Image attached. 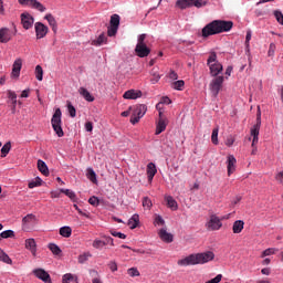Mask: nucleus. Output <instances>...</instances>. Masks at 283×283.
<instances>
[{
	"mask_svg": "<svg viewBox=\"0 0 283 283\" xmlns=\"http://www.w3.org/2000/svg\"><path fill=\"white\" fill-rule=\"evenodd\" d=\"M232 28V21L213 20L201 30V36H203V39H208V36H213L214 34H222V32H229Z\"/></svg>",
	"mask_w": 283,
	"mask_h": 283,
	"instance_id": "obj_1",
	"label": "nucleus"
},
{
	"mask_svg": "<svg viewBox=\"0 0 283 283\" xmlns=\"http://www.w3.org/2000/svg\"><path fill=\"white\" fill-rule=\"evenodd\" d=\"M216 258V254L212 251H207L197 254H190L177 262L179 266H193L196 264H207Z\"/></svg>",
	"mask_w": 283,
	"mask_h": 283,
	"instance_id": "obj_2",
	"label": "nucleus"
},
{
	"mask_svg": "<svg viewBox=\"0 0 283 283\" xmlns=\"http://www.w3.org/2000/svg\"><path fill=\"white\" fill-rule=\"evenodd\" d=\"M145 39H147V34H140L137 40V45L135 48V54L139 56V59H145V56H149L151 50L145 43Z\"/></svg>",
	"mask_w": 283,
	"mask_h": 283,
	"instance_id": "obj_3",
	"label": "nucleus"
},
{
	"mask_svg": "<svg viewBox=\"0 0 283 283\" xmlns=\"http://www.w3.org/2000/svg\"><path fill=\"white\" fill-rule=\"evenodd\" d=\"M207 65L209 66L211 76H218L220 72H222V64L218 62V55L216 52H211L208 60Z\"/></svg>",
	"mask_w": 283,
	"mask_h": 283,
	"instance_id": "obj_4",
	"label": "nucleus"
},
{
	"mask_svg": "<svg viewBox=\"0 0 283 283\" xmlns=\"http://www.w3.org/2000/svg\"><path fill=\"white\" fill-rule=\"evenodd\" d=\"M61 116H62L61 108H56L51 118L53 130L59 136V138H63V136H65V133H63V127L61 126V123H62Z\"/></svg>",
	"mask_w": 283,
	"mask_h": 283,
	"instance_id": "obj_5",
	"label": "nucleus"
},
{
	"mask_svg": "<svg viewBox=\"0 0 283 283\" xmlns=\"http://www.w3.org/2000/svg\"><path fill=\"white\" fill-rule=\"evenodd\" d=\"M207 0H178L176 7L179 10H187V8H205Z\"/></svg>",
	"mask_w": 283,
	"mask_h": 283,
	"instance_id": "obj_6",
	"label": "nucleus"
},
{
	"mask_svg": "<svg viewBox=\"0 0 283 283\" xmlns=\"http://www.w3.org/2000/svg\"><path fill=\"white\" fill-rule=\"evenodd\" d=\"M147 114V105L142 104L136 106L134 109L132 116H130V123L132 125H136V123H139V120Z\"/></svg>",
	"mask_w": 283,
	"mask_h": 283,
	"instance_id": "obj_7",
	"label": "nucleus"
},
{
	"mask_svg": "<svg viewBox=\"0 0 283 283\" xmlns=\"http://www.w3.org/2000/svg\"><path fill=\"white\" fill-rule=\"evenodd\" d=\"M224 83V76H214V78L210 83V92L214 96V98L220 94V90H222V84Z\"/></svg>",
	"mask_w": 283,
	"mask_h": 283,
	"instance_id": "obj_8",
	"label": "nucleus"
},
{
	"mask_svg": "<svg viewBox=\"0 0 283 283\" xmlns=\"http://www.w3.org/2000/svg\"><path fill=\"white\" fill-rule=\"evenodd\" d=\"M208 231H220L222 229V220L216 214H211L209 221L206 223Z\"/></svg>",
	"mask_w": 283,
	"mask_h": 283,
	"instance_id": "obj_9",
	"label": "nucleus"
},
{
	"mask_svg": "<svg viewBox=\"0 0 283 283\" xmlns=\"http://www.w3.org/2000/svg\"><path fill=\"white\" fill-rule=\"evenodd\" d=\"M20 6H25L27 8H32L33 10H38L39 12H45V7L43 3L38 0H18Z\"/></svg>",
	"mask_w": 283,
	"mask_h": 283,
	"instance_id": "obj_10",
	"label": "nucleus"
},
{
	"mask_svg": "<svg viewBox=\"0 0 283 283\" xmlns=\"http://www.w3.org/2000/svg\"><path fill=\"white\" fill-rule=\"evenodd\" d=\"M260 127H262V111H260V106H258L256 124L250 130L252 138H259Z\"/></svg>",
	"mask_w": 283,
	"mask_h": 283,
	"instance_id": "obj_11",
	"label": "nucleus"
},
{
	"mask_svg": "<svg viewBox=\"0 0 283 283\" xmlns=\"http://www.w3.org/2000/svg\"><path fill=\"white\" fill-rule=\"evenodd\" d=\"M109 244L111 247H114V239L112 237H104V240L95 239L93 241V249H103L104 247H107Z\"/></svg>",
	"mask_w": 283,
	"mask_h": 283,
	"instance_id": "obj_12",
	"label": "nucleus"
},
{
	"mask_svg": "<svg viewBox=\"0 0 283 283\" xmlns=\"http://www.w3.org/2000/svg\"><path fill=\"white\" fill-rule=\"evenodd\" d=\"M50 29L48 25L43 24L42 22L35 23V36L36 39H45Z\"/></svg>",
	"mask_w": 283,
	"mask_h": 283,
	"instance_id": "obj_13",
	"label": "nucleus"
},
{
	"mask_svg": "<svg viewBox=\"0 0 283 283\" xmlns=\"http://www.w3.org/2000/svg\"><path fill=\"white\" fill-rule=\"evenodd\" d=\"M33 274L35 275V277H38V280H42V282H45V283L52 282V279L50 277V273H48L43 269L33 270Z\"/></svg>",
	"mask_w": 283,
	"mask_h": 283,
	"instance_id": "obj_14",
	"label": "nucleus"
},
{
	"mask_svg": "<svg viewBox=\"0 0 283 283\" xmlns=\"http://www.w3.org/2000/svg\"><path fill=\"white\" fill-rule=\"evenodd\" d=\"M21 23L24 30H30L32 25H34V18L30 13H22L21 14Z\"/></svg>",
	"mask_w": 283,
	"mask_h": 283,
	"instance_id": "obj_15",
	"label": "nucleus"
},
{
	"mask_svg": "<svg viewBox=\"0 0 283 283\" xmlns=\"http://www.w3.org/2000/svg\"><path fill=\"white\" fill-rule=\"evenodd\" d=\"M21 67H23V60L17 59L12 66V78H19V76H21Z\"/></svg>",
	"mask_w": 283,
	"mask_h": 283,
	"instance_id": "obj_16",
	"label": "nucleus"
},
{
	"mask_svg": "<svg viewBox=\"0 0 283 283\" xmlns=\"http://www.w3.org/2000/svg\"><path fill=\"white\" fill-rule=\"evenodd\" d=\"M142 96V91L128 90L124 93L123 98H126L128 101H136V98H140Z\"/></svg>",
	"mask_w": 283,
	"mask_h": 283,
	"instance_id": "obj_17",
	"label": "nucleus"
},
{
	"mask_svg": "<svg viewBox=\"0 0 283 283\" xmlns=\"http://www.w3.org/2000/svg\"><path fill=\"white\" fill-rule=\"evenodd\" d=\"M238 164V160L233 155H229L227 159V169H228V176H231L235 171V165Z\"/></svg>",
	"mask_w": 283,
	"mask_h": 283,
	"instance_id": "obj_18",
	"label": "nucleus"
},
{
	"mask_svg": "<svg viewBox=\"0 0 283 283\" xmlns=\"http://www.w3.org/2000/svg\"><path fill=\"white\" fill-rule=\"evenodd\" d=\"M158 235L163 242H166L167 244H170V242H174V234L167 232L166 229H160L158 232Z\"/></svg>",
	"mask_w": 283,
	"mask_h": 283,
	"instance_id": "obj_19",
	"label": "nucleus"
},
{
	"mask_svg": "<svg viewBox=\"0 0 283 283\" xmlns=\"http://www.w3.org/2000/svg\"><path fill=\"white\" fill-rule=\"evenodd\" d=\"M24 247L32 253L34 258H36V241L34 239H27Z\"/></svg>",
	"mask_w": 283,
	"mask_h": 283,
	"instance_id": "obj_20",
	"label": "nucleus"
},
{
	"mask_svg": "<svg viewBox=\"0 0 283 283\" xmlns=\"http://www.w3.org/2000/svg\"><path fill=\"white\" fill-rule=\"evenodd\" d=\"M156 174H158V169H156V164L149 163L147 165V176H148L149 182L154 180V176H156Z\"/></svg>",
	"mask_w": 283,
	"mask_h": 283,
	"instance_id": "obj_21",
	"label": "nucleus"
},
{
	"mask_svg": "<svg viewBox=\"0 0 283 283\" xmlns=\"http://www.w3.org/2000/svg\"><path fill=\"white\" fill-rule=\"evenodd\" d=\"M78 93H80L81 96H83V98H85L88 103H94V96L92 95V93H90V91H87V88H85V87H80Z\"/></svg>",
	"mask_w": 283,
	"mask_h": 283,
	"instance_id": "obj_22",
	"label": "nucleus"
},
{
	"mask_svg": "<svg viewBox=\"0 0 283 283\" xmlns=\"http://www.w3.org/2000/svg\"><path fill=\"white\" fill-rule=\"evenodd\" d=\"M44 19L48 20L49 25L52 28L54 34H56V30H59V27L56 24V19H54V15H52V13H49L44 17Z\"/></svg>",
	"mask_w": 283,
	"mask_h": 283,
	"instance_id": "obj_23",
	"label": "nucleus"
},
{
	"mask_svg": "<svg viewBox=\"0 0 283 283\" xmlns=\"http://www.w3.org/2000/svg\"><path fill=\"white\" fill-rule=\"evenodd\" d=\"M167 129V122L164 118H159L157 126H156V136L163 134Z\"/></svg>",
	"mask_w": 283,
	"mask_h": 283,
	"instance_id": "obj_24",
	"label": "nucleus"
},
{
	"mask_svg": "<svg viewBox=\"0 0 283 283\" xmlns=\"http://www.w3.org/2000/svg\"><path fill=\"white\" fill-rule=\"evenodd\" d=\"M10 41V30L8 28L0 29V43H8Z\"/></svg>",
	"mask_w": 283,
	"mask_h": 283,
	"instance_id": "obj_25",
	"label": "nucleus"
},
{
	"mask_svg": "<svg viewBox=\"0 0 283 283\" xmlns=\"http://www.w3.org/2000/svg\"><path fill=\"white\" fill-rule=\"evenodd\" d=\"M243 229H244V221L237 220L233 222V226H232L233 233H242Z\"/></svg>",
	"mask_w": 283,
	"mask_h": 283,
	"instance_id": "obj_26",
	"label": "nucleus"
},
{
	"mask_svg": "<svg viewBox=\"0 0 283 283\" xmlns=\"http://www.w3.org/2000/svg\"><path fill=\"white\" fill-rule=\"evenodd\" d=\"M166 202H167V207L169 209H171L172 211H177L178 210V202L174 200V197L168 196L165 198Z\"/></svg>",
	"mask_w": 283,
	"mask_h": 283,
	"instance_id": "obj_27",
	"label": "nucleus"
},
{
	"mask_svg": "<svg viewBox=\"0 0 283 283\" xmlns=\"http://www.w3.org/2000/svg\"><path fill=\"white\" fill-rule=\"evenodd\" d=\"M140 222V217L138 214H133V217L128 220L129 229H136Z\"/></svg>",
	"mask_w": 283,
	"mask_h": 283,
	"instance_id": "obj_28",
	"label": "nucleus"
},
{
	"mask_svg": "<svg viewBox=\"0 0 283 283\" xmlns=\"http://www.w3.org/2000/svg\"><path fill=\"white\" fill-rule=\"evenodd\" d=\"M38 169L43 174V176H50V170L48 169V165L43 160H38Z\"/></svg>",
	"mask_w": 283,
	"mask_h": 283,
	"instance_id": "obj_29",
	"label": "nucleus"
},
{
	"mask_svg": "<svg viewBox=\"0 0 283 283\" xmlns=\"http://www.w3.org/2000/svg\"><path fill=\"white\" fill-rule=\"evenodd\" d=\"M60 235H62V238H71L72 228L67 226L60 228Z\"/></svg>",
	"mask_w": 283,
	"mask_h": 283,
	"instance_id": "obj_30",
	"label": "nucleus"
},
{
	"mask_svg": "<svg viewBox=\"0 0 283 283\" xmlns=\"http://www.w3.org/2000/svg\"><path fill=\"white\" fill-rule=\"evenodd\" d=\"M0 262H4V264H12V259L0 248Z\"/></svg>",
	"mask_w": 283,
	"mask_h": 283,
	"instance_id": "obj_31",
	"label": "nucleus"
},
{
	"mask_svg": "<svg viewBox=\"0 0 283 283\" xmlns=\"http://www.w3.org/2000/svg\"><path fill=\"white\" fill-rule=\"evenodd\" d=\"M10 149H12V143L8 142L1 148V158H6L10 154Z\"/></svg>",
	"mask_w": 283,
	"mask_h": 283,
	"instance_id": "obj_32",
	"label": "nucleus"
},
{
	"mask_svg": "<svg viewBox=\"0 0 283 283\" xmlns=\"http://www.w3.org/2000/svg\"><path fill=\"white\" fill-rule=\"evenodd\" d=\"M120 25V15L118 14H113L111 17V27L113 28H118Z\"/></svg>",
	"mask_w": 283,
	"mask_h": 283,
	"instance_id": "obj_33",
	"label": "nucleus"
},
{
	"mask_svg": "<svg viewBox=\"0 0 283 283\" xmlns=\"http://www.w3.org/2000/svg\"><path fill=\"white\" fill-rule=\"evenodd\" d=\"M150 75L153 76V78L150 80L151 84L156 85V83H158V81H160V74H158V70L153 69L150 72Z\"/></svg>",
	"mask_w": 283,
	"mask_h": 283,
	"instance_id": "obj_34",
	"label": "nucleus"
},
{
	"mask_svg": "<svg viewBox=\"0 0 283 283\" xmlns=\"http://www.w3.org/2000/svg\"><path fill=\"white\" fill-rule=\"evenodd\" d=\"M49 249L51 253H53V255H61L62 253L61 248H59V245H56L55 243H50Z\"/></svg>",
	"mask_w": 283,
	"mask_h": 283,
	"instance_id": "obj_35",
	"label": "nucleus"
},
{
	"mask_svg": "<svg viewBox=\"0 0 283 283\" xmlns=\"http://www.w3.org/2000/svg\"><path fill=\"white\" fill-rule=\"evenodd\" d=\"M172 90H177L178 92H182V87H185V81L179 80L171 84Z\"/></svg>",
	"mask_w": 283,
	"mask_h": 283,
	"instance_id": "obj_36",
	"label": "nucleus"
},
{
	"mask_svg": "<svg viewBox=\"0 0 283 283\" xmlns=\"http://www.w3.org/2000/svg\"><path fill=\"white\" fill-rule=\"evenodd\" d=\"M103 43H107V36H105V33H102L96 40L93 41V45H103Z\"/></svg>",
	"mask_w": 283,
	"mask_h": 283,
	"instance_id": "obj_37",
	"label": "nucleus"
},
{
	"mask_svg": "<svg viewBox=\"0 0 283 283\" xmlns=\"http://www.w3.org/2000/svg\"><path fill=\"white\" fill-rule=\"evenodd\" d=\"M90 258H92V254L90 252H86L81 254L77 260L80 264H85V262H87Z\"/></svg>",
	"mask_w": 283,
	"mask_h": 283,
	"instance_id": "obj_38",
	"label": "nucleus"
},
{
	"mask_svg": "<svg viewBox=\"0 0 283 283\" xmlns=\"http://www.w3.org/2000/svg\"><path fill=\"white\" fill-rule=\"evenodd\" d=\"M220 132V128L217 126L216 128H213L212 130V135H211V142L213 145H218V133Z\"/></svg>",
	"mask_w": 283,
	"mask_h": 283,
	"instance_id": "obj_39",
	"label": "nucleus"
},
{
	"mask_svg": "<svg viewBox=\"0 0 283 283\" xmlns=\"http://www.w3.org/2000/svg\"><path fill=\"white\" fill-rule=\"evenodd\" d=\"M0 238L3 240H8V238H14V231L12 230H6L0 233Z\"/></svg>",
	"mask_w": 283,
	"mask_h": 283,
	"instance_id": "obj_40",
	"label": "nucleus"
},
{
	"mask_svg": "<svg viewBox=\"0 0 283 283\" xmlns=\"http://www.w3.org/2000/svg\"><path fill=\"white\" fill-rule=\"evenodd\" d=\"M86 176H87L88 180H91V182H96V172L94 171V169L88 168Z\"/></svg>",
	"mask_w": 283,
	"mask_h": 283,
	"instance_id": "obj_41",
	"label": "nucleus"
},
{
	"mask_svg": "<svg viewBox=\"0 0 283 283\" xmlns=\"http://www.w3.org/2000/svg\"><path fill=\"white\" fill-rule=\"evenodd\" d=\"M67 109L71 118H76V108L72 105V102H67Z\"/></svg>",
	"mask_w": 283,
	"mask_h": 283,
	"instance_id": "obj_42",
	"label": "nucleus"
},
{
	"mask_svg": "<svg viewBox=\"0 0 283 283\" xmlns=\"http://www.w3.org/2000/svg\"><path fill=\"white\" fill-rule=\"evenodd\" d=\"M35 77L39 81H43V67H41V65L35 66Z\"/></svg>",
	"mask_w": 283,
	"mask_h": 283,
	"instance_id": "obj_43",
	"label": "nucleus"
},
{
	"mask_svg": "<svg viewBox=\"0 0 283 283\" xmlns=\"http://www.w3.org/2000/svg\"><path fill=\"white\" fill-rule=\"evenodd\" d=\"M34 220H36V216H34V214H27L22 219V222H23V224H30V222H34Z\"/></svg>",
	"mask_w": 283,
	"mask_h": 283,
	"instance_id": "obj_44",
	"label": "nucleus"
},
{
	"mask_svg": "<svg viewBox=\"0 0 283 283\" xmlns=\"http://www.w3.org/2000/svg\"><path fill=\"white\" fill-rule=\"evenodd\" d=\"M275 253H277V249L275 248H270L263 251L262 253V258H266L269 255H275Z\"/></svg>",
	"mask_w": 283,
	"mask_h": 283,
	"instance_id": "obj_45",
	"label": "nucleus"
},
{
	"mask_svg": "<svg viewBox=\"0 0 283 283\" xmlns=\"http://www.w3.org/2000/svg\"><path fill=\"white\" fill-rule=\"evenodd\" d=\"M61 193H64L71 200H74L76 198V193H74V191H72L70 189H61Z\"/></svg>",
	"mask_w": 283,
	"mask_h": 283,
	"instance_id": "obj_46",
	"label": "nucleus"
},
{
	"mask_svg": "<svg viewBox=\"0 0 283 283\" xmlns=\"http://www.w3.org/2000/svg\"><path fill=\"white\" fill-rule=\"evenodd\" d=\"M127 273L130 277H138L140 276V272L138 271L137 268H130L127 270Z\"/></svg>",
	"mask_w": 283,
	"mask_h": 283,
	"instance_id": "obj_47",
	"label": "nucleus"
},
{
	"mask_svg": "<svg viewBox=\"0 0 283 283\" xmlns=\"http://www.w3.org/2000/svg\"><path fill=\"white\" fill-rule=\"evenodd\" d=\"M273 14H274V17H275L277 23H280V25H283V13H282V11L275 10V11L273 12Z\"/></svg>",
	"mask_w": 283,
	"mask_h": 283,
	"instance_id": "obj_48",
	"label": "nucleus"
},
{
	"mask_svg": "<svg viewBox=\"0 0 283 283\" xmlns=\"http://www.w3.org/2000/svg\"><path fill=\"white\" fill-rule=\"evenodd\" d=\"M142 203L144 209H151L153 207L151 199H149V197H144Z\"/></svg>",
	"mask_w": 283,
	"mask_h": 283,
	"instance_id": "obj_49",
	"label": "nucleus"
},
{
	"mask_svg": "<svg viewBox=\"0 0 283 283\" xmlns=\"http://www.w3.org/2000/svg\"><path fill=\"white\" fill-rule=\"evenodd\" d=\"M8 97L10 98V101H12L13 107H17V93L9 91Z\"/></svg>",
	"mask_w": 283,
	"mask_h": 283,
	"instance_id": "obj_50",
	"label": "nucleus"
},
{
	"mask_svg": "<svg viewBox=\"0 0 283 283\" xmlns=\"http://www.w3.org/2000/svg\"><path fill=\"white\" fill-rule=\"evenodd\" d=\"M41 178H36L34 181L29 182V189H34V187H41Z\"/></svg>",
	"mask_w": 283,
	"mask_h": 283,
	"instance_id": "obj_51",
	"label": "nucleus"
},
{
	"mask_svg": "<svg viewBox=\"0 0 283 283\" xmlns=\"http://www.w3.org/2000/svg\"><path fill=\"white\" fill-rule=\"evenodd\" d=\"M88 203H91L92 207H98V205H101V200H98V197L93 196L88 199Z\"/></svg>",
	"mask_w": 283,
	"mask_h": 283,
	"instance_id": "obj_52",
	"label": "nucleus"
},
{
	"mask_svg": "<svg viewBox=\"0 0 283 283\" xmlns=\"http://www.w3.org/2000/svg\"><path fill=\"white\" fill-rule=\"evenodd\" d=\"M155 224H157L158 227H165V219H163V217L160 214H157L155 217Z\"/></svg>",
	"mask_w": 283,
	"mask_h": 283,
	"instance_id": "obj_53",
	"label": "nucleus"
},
{
	"mask_svg": "<svg viewBox=\"0 0 283 283\" xmlns=\"http://www.w3.org/2000/svg\"><path fill=\"white\" fill-rule=\"evenodd\" d=\"M107 266L112 271V273H116V271H118V264L116 263V261L108 262Z\"/></svg>",
	"mask_w": 283,
	"mask_h": 283,
	"instance_id": "obj_54",
	"label": "nucleus"
},
{
	"mask_svg": "<svg viewBox=\"0 0 283 283\" xmlns=\"http://www.w3.org/2000/svg\"><path fill=\"white\" fill-rule=\"evenodd\" d=\"M118 32V27H108L107 34L108 36H116V33Z\"/></svg>",
	"mask_w": 283,
	"mask_h": 283,
	"instance_id": "obj_55",
	"label": "nucleus"
},
{
	"mask_svg": "<svg viewBox=\"0 0 283 283\" xmlns=\"http://www.w3.org/2000/svg\"><path fill=\"white\" fill-rule=\"evenodd\" d=\"M111 235L114 238H119L120 240H125L127 235L123 232H117V231H111Z\"/></svg>",
	"mask_w": 283,
	"mask_h": 283,
	"instance_id": "obj_56",
	"label": "nucleus"
},
{
	"mask_svg": "<svg viewBox=\"0 0 283 283\" xmlns=\"http://www.w3.org/2000/svg\"><path fill=\"white\" fill-rule=\"evenodd\" d=\"M275 55V43H271L268 51V56H274Z\"/></svg>",
	"mask_w": 283,
	"mask_h": 283,
	"instance_id": "obj_57",
	"label": "nucleus"
},
{
	"mask_svg": "<svg viewBox=\"0 0 283 283\" xmlns=\"http://www.w3.org/2000/svg\"><path fill=\"white\" fill-rule=\"evenodd\" d=\"M161 105H171V99L169 97H163L160 103L157 104V107H159Z\"/></svg>",
	"mask_w": 283,
	"mask_h": 283,
	"instance_id": "obj_58",
	"label": "nucleus"
},
{
	"mask_svg": "<svg viewBox=\"0 0 283 283\" xmlns=\"http://www.w3.org/2000/svg\"><path fill=\"white\" fill-rule=\"evenodd\" d=\"M169 78L171 81H178V73H176L175 71H170Z\"/></svg>",
	"mask_w": 283,
	"mask_h": 283,
	"instance_id": "obj_59",
	"label": "nucleus"
},
{
	"mask_svg": "<svg viewBox=\"0 0 283 283\" xmlns=\"http://www.w3.org/2000/svg\"><path fill=\"white\" fill-rule=\"evenodd\" d=\"M67 280H74V276H72V274H64L62 283H67Z\"/></svg>",
	"mask_w": 283,
	"mask_h": 283,
	"instance_id": "obj_60",
	"label": "nucleus"
},
{
	"mask_svg": "<svg viewBox=\"0 0 283 283\" xmlns=\"http://www.w3.org/2000/svg\"><path fill=\"white\" fill-rule=\"evenodd\" d=\"M275 179L277 180V182H280V185H283V171L279 172L275 176Z\"/></svg>",
	"mask_w": 283,
	"mask_h": 283,
	"instance_id": "obj_61",
	"label": "nucleus"
},
{
	"mask_svg": "<svg viewBox=\"0 0 283 283\" xmlns=\"http://www.w3.org/2000/svg\"><path fill=\"white\" fill-rule=\"evenodd\" d=\"M85 129L86 132H92L94 129V125L92 124V122H87L85 124Z\"/></svg>",
	"mask_w": 283,
	"mask_h": 283,
	"instance_id": "obj_62",
	"label": "nucleus"
},
{
	"mask_svg": "<svg viewBox=\"0 0 283 283\" xmlns=\"http://www.w3.org/2000/svg\"><path fill=\"white\" fill-rule=\"evenodd\" d=\"M233 143H235V139H233V137H228V139L226 142V145L228 147H231L233 145Z\"/></svg>",
	"mask_w": 283,
	"mask_h": 283,
	"instance_id": "obj_63",
	"label": "nucleus"
},
{
	"mask_svg": "<svg viewBox=\"0 0 283 283\" xmlns=\"http://www.w3.org/2000/svg\"><path fill=\"white\" fill-rule=\"evenodd\" d=\"M250 41H251V31H248L245 35V45H249Z\"/></svg>",
	"mask_w": 283,
	"mask_h": 283,
	"instance_id": "obj_64",
	"label": "nucleus"
}]
</instances>
